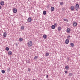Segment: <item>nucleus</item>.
I'll use <instances>...</instances> for the list:
<instances>
[{"label":"nucleus","instance_id":"a878e982","mask_svg":"<svg viewBox=\"0 0 80 80\" xmlns=\"http://www.w3.org/2000/svg\"><path fill=\"white\" fill-rule=\"evenodd\" d=\"M7 72H10V68H8L7 69Z\"/></svg>","mask_w":80,"mask_h":80},{"label":"nucleus","instance_id":"6ab92c4d","mask_svg":"<svg viewBox=\"0 0 80 80\" xmlns=\"http://www.w3.org/2000/svg\"><path fill=\"white\" fill-rule=\"evenodd\" d=\"M70 37H71V36H70V35H68L67 37V39H68V40H70Z\"/></svg>","mask_w":80,"mask_h":80},{"label":"nucleus","instance_id":"f257e3e1","mask_svg":"<svg viewBox=\"0 0 80 80\" xmlns=\"http://www.w3.org/2000/svg\"><path fill=\"white\" fill-rule=\"evenodd\" d=\"M27 44L28 47L30 48V47L32 46V45H33V43L32 41H29L28 42Z\"/></svg>","mask_w":80,"mask_h":80},{"label":"nucleus","instance_id":"1a4fd4ad","mask_svg":"<svg viewBox=\"0 0 80 80\" xmlns=\"http://www.w3.org/2000/svg\"><path fill=\"white\" fill-rule=\"evenodd\" d=\"M0 4L2 6H3V5H4V1H2L1 2Z\"/></svg>","mask_w":80,"mask_h":80},{"label":"nucleus","instance_id":"393cba45","mask_svg":"<svg viewBox=\"0 0 80 80\" xmlns=\"http://www.w3.org/2000/svg\"><path fill=\"white\" fill-rule=\"evenodd\" d=\"M6 50L7 51H8V50H9V48H8V47H6Z\"/></svg>","mask_w":80,"mask_h":80},{"label":"nucleus","instance_id":"dca6fc26","mask_svg":"<svg viewBox=\"0 0 80 80\" xmlns=\"http://www.w3.org/2000/svg\"><path fill=\"white\" fill-rule=\"evenodd\" d=\"M62 28H61V27L60 26L58 27V31H60L61 30V29Z\"/></svg>","mask_w":80,"mask_h":80},{"label":"nucleus","instance_id":"c756f323","mask_svg":"<svg viewBox=\"0 0 80 80\" xmlns=\"http://www.w3.org/2000/svg\"><path fill=\"white\" fill-rule=\"evenodd\" d=\"M67 60H68V61H70V58H67Z\"/></svg>","mask_w":80,"mask_h":80},{"label":"nucleus","instance_id":"2eb2a0df","mask_svg":"<svg viewBox=\"0 0 80 80\" xmlns=\"http://www.w3.org/2000/svg\"><path fill=\"white\" fill-rule=\"evenodd\" d=\"M47 35L45 34H44L43 35V38H44V39H46L47 38Z\"/></svg>","mask_w":80,"mask_h":80},{"label":"nucleus","instance_id":"a211bd4d","mask_svg":"<svg viewBox=\"0 0 80 80\" xmlns=\"http://www.w3.org/2000/svg\"><path fill=\"white\" fill-rule=\"evenodd\" d=\"M55 25H53L52 26V29H55Z\"/></svg>","mask_w":80,"mask_h":80},{"label":"nucleus","instance_id":"4c0bfd02","mask_svg":"<svg viewBox=\"0 0 80 80\" xmlns=\"http://www.w3.org/2000/svg\"><path fill=\"white\" fill-rule=\"evenodd\" d=\"M33 80H35V79H33Z\"/></svg>","mask_w":80,"mask_h":80},{"label":"nucleus","instance_id":"412c9836","mask_svg":"<svg viewBox=\"0 0 80 80\" xmlns=\"http://www.w3.org/2000/svg\"><path fill=\"white\" fill-rule=\"evenodd\" d=\"M70 45L71 47H73L74 46V44L73 43H70Z\"/></svg>","mask_w":80,"mask_h":80},{"label":"nucleus","instance_id":"ddd939ff","mask_svg":"<svg viewBox=\"0 0 80 80\" xmlns=\"http://www.w3.org/2000/svg\"><path fill=\"white\" fill-rule=\"evenodd\" d=\"M8 54L9 55H12V52L11 51H9L8 52Z\"/></svg>","mask_w":80,"mask_h":80},{"label":"nucleus","instance_id":"9d476101","mask_svg":"<svg viewBox=\"0 0 80 80\" xmlns=\"http://www.w3.org/2000/svg\"><path fill=\"white\" fill-rule=\"evenodd\" d=\"M73 25L74 27H76L77 25V22H74L73 23Z\"/></svg>","mask_w":80,"mask_h":80},{"label":"nucleus","instance_id":"c85d7f7f","mask_svg":"<svg viewBox=\"0 0 80 80\" xmlns=\"http://www.w3.org/2000/svg\"><path fill=\"white\" fill-rule=\"evenodd\" d=\"M69 76H70V77H72V73H69Z\"/></svg>","mask_w":80,"mask_h":80},{"label":"nucleus","instance_id":"423d86ee","mask_svg":"<svg viewBox=\"0 0 80 80\" xmlns=\"http://www.w3.org/2000/svg\"><path fill=\"white\" fill-rule=\"evenodd\" d=\"M69 43V40L68 39H67L65 41V43L66 45H67Z\"/></svg>","mask_w":80,"mask_h":80},{"label":"nucleus","instance_id":"f8f14e48","mask_svg":"<svg viewBox=\"0 0 80 80\" xmlns=\"http://www.w3.org/2000/svg\"><path fill=\"white\" fill-rule=\"evenodd\" d=\"M19 40L20 42H22V41H23V38H19Z\"/></svg>","mask_w":80,"mask_h":80},{"label":"nucleus","instance_id":"58836bf2","mask_svg":"<svg viewBox=\"0 0 80 80\" xmlns=\"http://www.w3.org/2000/svg\"><path fill=\"white\" fill-rule=\"evenodd\" d=\"M16 45H17V43L16 44Z\"/></svg>","mask_w":80,"mask_h":80},{"label":"nucleus","instance_id":"7c9ffc66","mask_svg":"<svg viewBox=\"0 0 80 80\" xmlns=\"http://www.w3.org/2000/svg\"><path fill=\"white\" fill-rule=\"evenodd\" d=\"M28 72H30V69L29 68H28Z\"/></svg>","mask_w":80,"mask_h":80},{"label":"nucleus","instance_id":"2f4dec72","mask_svg":"<svg viewBox=\"0 0 80 80\" xmlns=\"http://www.w3.org/2000/svg\"><path fill=\"white\" fill-rule=\"evenodd\" d=\"M68 72L67 71H65V73H67Z\"/></svg>","mask_w":80,"mask_h":80},{"label":"nucleus","instance_id":"473e14b6","mask_svg":"<svg viewBox=\"0 0 80 80\" xmlns=\"http://www.w3.org/2000/svg\"><path fill=\"white\" fill-rule=\"evenodd\" d=\"M46 78H48V75H47Z\"/></svg>","mask_w":80,"mask_h":80},{"label":"nucleus","instance_id":"39448f33","mask_svg":"<svg viewBox=\"0 0 80 80\" xmlns=\"http://www.w3.org/2000/svg\"><path fill=\"white\" fill-rule=\"evenodd\" d=\"M17 9L16 8H14L13 10V12L15 13H17Z\"/></svg>","mask_w":80,"mask_h":80},{"label":"nucleus","instance_id":"6e6552de","mask_svg":"<svg viewBox=\"0 0 80 80\" xmlns=\"http://www.w3.org/2000/svg\"><path fill=\"white\" fill-rule=\"evenodd\" d=\"M71 31V30L70 28H68L67 29V33H69V32Z\"/></svg>","mask_w":80,"mask_h":80},{"label":"nucleus","instance_id":"f3484780","mask_svg":"<svg viewBox=\"0 0 80 80\" xmlns=\"http://www.w3.org/2000/svg\"><path fill=\"white\" fill-rule=\"evenodd\" d=\"M65 68L66 70H68V69L69 68V67H68V66H65Z\"/></svg>","mask_w":80,"mask_h":80},{"label":"nucleus","instance_id":"b1692460","mask_svg":"<svg viewBox=\"0 0 80 80\" xmlns=\"http://www.w3.org/2000/svg\"><path fill=\"white\" fill-rule=\"evenodd\" d=\"M34 59H35V60H37V59L38 58V56H35L34 57Z\"/></svg>","mask_w":80,"mask_h":80},{"label":"nucleus","instance_id":"f03ea898","mask_svg":"<svg viewBox=\"0 0 80 80\" xmlns=\"http://www.w3.org/2000/svg\"><path fill=\"white\" fill-rule=\"evenodd\" d=\"M76 10L78 11V8H79V5L78 4H76L75 6Z\"/></svg>","mask_w":80,"mask_h":80},{"label":"nucleus","instance_id":"bb28decb","mask_svg":"<svg viewBox=\"0 0 80 80\" xmlns=\"http://www.w3.org/2000/svg\"><path fill=\"white\" fill-rule=\"evenodd\" d=\"M26 62L28 63H30V61L29 60L27 61Z\"/></svg>","mask_w":80,"mask_h":80},{"label":"nucleus","instance_id":"5701e85b","mask_svg":"<svg viewBox=\"0 0 80 80\" xmlns=\"http://www.w3.org/2000/svg\"><path fill=\"white\" fill-rule=\"evenodd\" d=\"M45 55H46V56L48 57V55H49V53H48V52H46V53Z\"/></svg>","mask_w":80,"mask_h":80},{"label":"nucleus","instance_id":"cd10ccee","mask_svg":"<svg viewBox=\"0 0 80 80\" xmlns=\"http://www.w3.org/2000/svg\"><path fill=\"white\" fill-rule=\"evenodd\" d=\"M1 72H2V73H5V70H2Z\"/></svg>","mask_w":80,"mask_h":80},{"label":"nucleus","instance_id":"20e7f679","mask_svg":"<svg viewBox=\"0 0 80 80\" xmlns=\"http://www.w3.org/2000/svg\"><path fill=\"white\" fill-rule=\"evenodd\" d=\"M28 22L29 23H30L32 22V18L30 17H29L28 19Z\"/></svg>","mask_w":80,"mask_h":80},{"label":"nucleus","instance_id":"4468645a","mask_svg":"<svg viewBox=\"0 0 80 80\" xmlns=\"http://www.w3.org/2000/svg\"><path fill=\"white\" fill-rule=\"evenodd\" d=\"M24 26H22L21 27V29L22 30H24Z\"/></svg>","mask_w":80,"mask_h":80},{"label":"nucleus","instance_id":"aec40b11","mask_svg":"<svg viewBox=\"0 0 80 80\" xmlns=\"http://www.w3.org/2000/svg\"><path fill=\"white\" fill-rule=\"evenodd\" d=\"M43 15H45L47 13V12H46V11H44L43 12Z\"/></svg>","mask_w":80,"mask_h":80},{"label":"nucleus","instance_id":"9b49d317","mask_svg":"<svg viewBox=\"0 0 80 80\" xmlns=\"http://www.w3.org/2000/svg\"><path fill=\"white\" fill-rule=\"evenodd\" d=\"M55 10V8L54 7H52L51 8V11H54Z\"/></svg>","mask_w":80,"mask_h":80},{"label":"nucleus","instance_id":"72a5a7b5","mask_svg":"<svg viewBox=\"0 0 80 80\" xmlns=\"http://www.w3.org/2000/svg\"><path fill=\"white\" fill-rule=\"evenodd\" d=\"M48 8H49V7H50V6H49V5H48L47 6Z\"/></svg>","mask_w":80,"mask_h":80},{"label":"nucleus","instance_id":"f704fd0d","mask_svg":"<svg viewBox=\"0 0 80 80\" xmlns=\"http://www.w3.org/2000/svg\"><path fill=\"white\" fill-rule=\"evenodd\" d=\"M64 21H66V20H67V19H64Z\"/></svg>","mask_w":80,"mask_h":80},{"label":"nucleus","instance_id":"0eeeda50","mask_svg":"<svg viewBox=\"0 0 80 80\" xmlns=\"http://www.w3.org/2000/svg\"><path fill=\"white\" fill-rule=\"evenodd\" d=\"M7 34L6 33V32H4L3 33V36L4 38H5L7 37Z\"/></svg>","mask_w":80,"mask_h":80},{"label":"nucleus","instance_id":"e433bc0d","mask_svg":"<svg viewBox=\"0 0 80 80\" xmlns=\"http://www.w3.org/2000/svg\"><path fill=\"white\" fill-rule=\"evenodd\" d=\"M54 25L57 26V23H55Z\"/></svg>","mask_w":80,"mask_h":80},{"label":"nucleus","instance_id":"ea45409f","mask_svg":"<svg viewBox=\"0 0 80 80\" xmlns=\"http://www.w3.org/2000/svg\"><path fill=\"white\" fill-rule=\"evenodd\" d=\"M1 35V34H0V36Z\"/></svg>","mask_w":80,"mask_h":80},{"label":"nucleus","instance_id":"c9c22d12","mask_svg":"<svg viewBox=\"0 0 80 80\" xmlns=\"http://www.w3.org/2000/svg\"><path fill=\"white\" fill-rule=\"evenodd\" d=\"M2 8V7L1 6H0V9H1Z\"/></svg>","mask_w":80,"mask_h":80},{"label":"nucleus","instance_id":"4be33fe9","mask_svg":"<svg viewBox=\"0 0 80 80\" xmlns=\"http://www.w3.org/2000/svg\"><path fill=\"white\" fill-rule=\"evenodd\" d=\"M61 5H63V2H61L60 3Z\"/></svg>","mask_w":80,"mask_h":80},{"label":"nucleus","instance_id":"7ed1b4c3","mask_svg":"<svg viewBox=\"0 0 80 80\" xmlns=\"http://www.w3.org/2000/svg\"><path fill=\"white\" fill-rule=\"evenodd\" d=\"M70 9L72 11H74L75 10V7L73 6H72L70 8Z\"/></svg>","mask_w":80,"mask_h":80}]
</instances>
